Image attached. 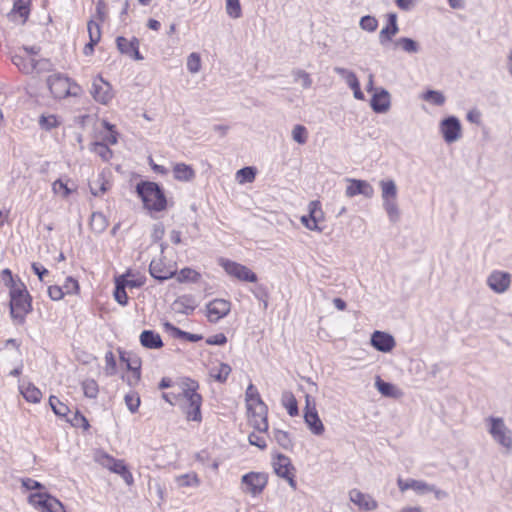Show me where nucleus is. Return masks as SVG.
Instances as JSON below:
<instances>
[{
    "label": "nucleus",
    "instance_id": "a211bd4d",
    "mask_svg": "<svg viewBox=\"0 0 512 512\" xmlns=\"http://www.w3.org/2000/svg\"><path fill=\"white\" fill-rule=\"evenodd\" d=\"M511 284V275L508 272L493 271L487 278V285L495 293H504Z\"/></svg>",
    "mask_w": 512,
    "mask_h": 512
},
{
    "label": "nucleus",
    "instance_id": "a878e982",
    "mask_svg": "<svg viewBox=\"0 0 512 512\" xmlns=\"http://www.w3.org/2000/svg\"><path fill=\"white\" fill-rule=\"evenodd\" d=\"M397 485L401 492H405L408 489H412L416 493L421 494V495L430 493V490H433L430 487V484H428L422 480H415V479L404 480L402 478H398Z\"/></svg>",
    "mask_w": 512,
    "mask_h": 512
},
{
    "label": "nucleus",
    "instance_id": "423d86ee",
    "mask_svg": "<svg viewBox=\"0 0 512 512\" xmlns=\"http://www.w3.org/2000/svg\"><path fill=\"white\" fill-rule=\"evenodd\" d=\"M381 188V197L383 208L386 211L389 220L396 223L400 218V211L397 204V186L394 180L386 179L379 182Z\"/></svg>",
    "mask_w": 512,
    "mask_h": 512
},
{
    "label": "nucleus",
    "instance_id": "680f3d73",
    "mask_svg": "<svg viewBox=\"0 0 512 512\" xmlns=\"http://www.w3.org/2000/svg\"><path fill=\"white\" fill-rule=\"evenodd\" d=\"M105 373L108 376L116 373V359L112 351H108L105 354Z\"/></svg>",
    "mask_w": 512,
    "mask_h": 512
},
{
    "label": "nucleus",
    "instance_id": "39448f33",
    "mask_svg": "<svg viewBox=\"0 0 512 512\" xmlns=\"http://www.w3.org/2000/svg\"><path fill=\"white\" fill-rule=\"evenodd\" d=\"M487 430L492 439L507 452L512 450V431L501 417L490 416L485 419Z\"/></svg>",
    "mask_w": 512,
    "mask_h": 512
},
{
    "label": "nucleus",
    "instance_id": "412c9836",
    "mask_svg": "<svg viewBox=\"0 0 512 512\" xmlns=\"http://www.w3.org/2000/svg\"><path fill=\"white\" fill-rule=\"evenodd\" d=\"M116 45L121 54L131 56L137 61L143 59L139 52V40L136 37L129 40L123 36H118L116 38Z\"/></svg>",
    "mask_w": 512,
    "mask_h": 512
},
{
    "label": "nucleus",
    "instance_id": "4be33fe9",
    "mask_svg": "<svg viewBox=\"0 0 512 512\" xmlns=\"http://www.w3.org/2000/svg\"><path fill=\"white\" fill-rule=\"evenodd\" d=\"M347 182L349 183L345 190L347 197H354L361 194L367 198H371L374 195L373 187L365 180L347 179Z\"/></svg>",
    "mask_w": 512,
    "mask_h": 512
},
{
    "label": "nucleus",
    "instance_id": "f8f14e48",
    "mask_svg": "<svg viewBox=\"0 0 512 512\" xmlns=\"http://www.w3.org/2000/svg\"><path fill=\"white\" fill-rule=\"evenodd\" d=\"M90 93L93 99L102 105H107L114 97L111 84L101 75H97L93 79Z\"/></svg>",
    "mask_w": 512,
    "mask_h": 512
},
{
    "label": "nucleus",
    "instance_id": "f03ea898",
    "mask_svg": "<svg viewBox=\"0 0 512 512\" xmlns=\"http://www.w3.org/2000/svg\"><path fill=\"white\" fill-rule=\"evenodd\" d=\"M30 310L31 302L25 285L21 282L13 285L10 289V313L14 321L22 324Z\"/></svg>",
    "mask_w": 512,
    "mask_h": 512
},
{
    "label": "nucleus",
    "instance_id": "e2e57ef3",
    "mask_svg": "<svg viewBox=\"0 0 512 512\" xmlns=\"http://www.w3.org/2000/svg\"><path fill=\"white\" fill-rule=\"evenodd\" d=\"M263 432H253L249 435L248 441L251 445L258 447L259 449H265L267 447L266 439L262 435Z\"/></svg>",
    "mask_w": 512,
    "mask_h": 512
},
{
    "label": "nucleus",
    "instance_id": "c9c22d12",
    "mask_svg": "<svg viewBox=\"0 0 512 512\" xmlns=\"http://www.w3.org/2000/svg\"><path fill=\"white\" fill-rule=\"evenodd\" d=\"M394 46L396 48H401L403 51L407 53H417L419 51V44L408 37H401L394 41Z\"/></svg>",
    "mask_w": 512,
    "mask_h": 512
},
{
    "label": "nucleus",
    "instance_id": "4c0bfd02",
    "mask_svg": "<svg viewBox=\"0 0 512 512\" xmlns=\"http://www.w3.org/2000/svg\"><path fill=\"white\" fill-rule=\"evenodd\" d=\"M93 459L99 465H101L102 467H104L108 470H110L111 466L115 462V458L102 449L95 450V452L93 454Z\"/></svg>",
    "mask_w": 512,
    "mask_h": 512
},
{
    "label": "nucleus",
    "instance_id": "a19ab883",
    "mask_svg": "<svg viewBox=\"0 0 512 512\" xmlns=\"http://www.w3.org/2000/svg\"><path fill=\"white\" fill-rule=\"evenodd\" d=\"M108 188L109 184L102 175L90 183V191L94 196H101Z\"/></svg>",
    "mask_w": 512,
    "mask_h": 512
},
{
    "label": "nucleus",
    "instance_id": "cd10ccee",
    "mask_svg": "<svg viewBox=\"0 0 512 512\" xmlns=\"http://www.w3.org/2000/svg\"><path fill=\"white\" fill-rule=\"evenodd\" d=\"M174 179L181 182H190L195 178V170L192 166L185 163H176L173 165Z\"/></svg>",
    "mask_w": 512,
    "mask_h": 512
},
{
    "label": "nucleus",
    "instance_id": "dca6fc26",
    "mask_svg": "<svg viewBox=\"0 0 512 512\" xmlns=\"http://www.w3.org/2000/svg\"><path fill=\"white\" fill-rule=\"evenodd\" d=\"M349 500L363 511H374L378 508L377 501L367 493H363L358 489L349 491Z\"/></svg>",
    "mask_w": 512,
    "mask_h": 512
},
{
    "label": "nucleus",
    "instance_id": "09e8293b",
    "mask_svg": "<svg viewBox=\"0 0 512 512\" xmlns=\"http://www.w3.org/2000/svg\"><path fill=\"white\" fill-rule=\"evenodd\" d=\"M84 395L88 398H96L99 392L98 384L94 379H86L82 382Z\"/></svg>",
    "mask_w": 512,
    "mask_h": 512
},
{
    "label": "nucleus",
    "instance_id": "13d9d810",
    "mask_svg": "<svg viewBox=\"0 0 512 512\" xmlns=\"http://www.w3.org/2000/svg\"><path fill=\"white\" fill-rule=\"evenodd\" d=\"M103 126L106 128L107 130V133L105 135H103L102 139L107 143V144H110V145H115L117 144V141H118V134L117 132L114 130V125L110 124L109 122L107 121H103L102 122Z\"/></svg>",
    "mask_w": 512,
    "mask_h": 512
},
{
    "label": "nucleus",
    "instance_id": "4d7b16f0",
    "mask_svg": "<svg viewBox=\"0 0 512 512\" xmlns=\"http://www.w3.org/2000/svg\"><path fill=\"white\" fill-rule=\"evenodd\" d=\"M87 29H88V34H89V41L98 43L101 39L100 24L96 23L93 20H90L87 23Z\"/></svg>",
    "mask_w": 512,
    "mask_h": 512
},
{
    "label": "nucleus",
    "instance_id": "c03bdc74",
    "mask_svg": "<svg viewBox=\"0 0 512 512\" xmlns=\"http://www.w3.org/2000/svg\"><path fill=\"white\" fill-rule=\"evenodd\" d=\"M399 32V27H392L387 25L379 32V42L382 46H386L392 41V38Z\"/></svg>",
    "mask_w": 512,
    "mask_h": 512
},
{
    "label": "nucleus",
    "instance_id": "6e6d98bb",
    "mask_svg": "<svg viewBox=\"0 0 512 512\" xmlns=\"http://www.w3.org/2000/svg\"><path fill=\"white\" fill-rule=\"evenodd\" d=\"M293 76L296 82H299L304 89H308L312 85V79L304 70L298 69L293 72Z\"/></svg>",
    "mask_w": 512,
    "mask_h": 512
},
{
    "label": "nucleus",
    "instance_id": "5701e85b",
    "mask_svg": "<svg viewBox=\"0 0 512 512\" xmlns=\"http://www.w3.org/2000/svg\"><path fill=\"white\" fill-rule=\"evenodd\" d=\"M151 276L158 280H167L176 273L172 265H167L162 259H153L149 266Z\"/></svg>",
    "mask_w": 512,
    "mask_h": 512
},
{
    "label": "nucleus",
    "instance_id": "f257e3e1",
    "mask_svg": "<svg viewBox=\"0 0 512 512\" xmlns=\"http://www.w3.org/2000/svg\"><path fill=\"white\" fill-rule=\"evenodd\" d=\"M245 402L249 424L259 432H266L268 408L253 384H249L246 389Z\"/></svg>",
    "mask_w": 512,
    "mask_h": 512
},
{
    "label": "nucleus",
    "instance_id": "864d4df0",
    "mask_svg": "<svg viewBox=\"0 0 512 512\" xmlns=\"http://www.w3.org/2000/svg\"><path fill=\"white\" fill-rule=\"evenodd\" d=\"M49 403L54 411V413L58 416H66L69 412V408L66 404L62 403L57 397L51 396L49 398Z\"/></svg>",
    "mask_w": 512,
    "mask_h": 512
},
{
    "label": "nucleus",
    "instance_id": "e433bc0d",
    "mask_svg": "<svg viewBox=\"0 0 512 512\" xmlns=\"http://www.w3.org/2000/svg\"><path fill=\"white\" fill-rule=\"evenodd\" d=\"M282 404L287 409L290 416H296L298 414L297 400L292 392L285 391L282 394Z\"/></svg>",
    "mask_w": 512,
    "mask_h": 512
},
{
    "label": "nucleus",
    "instance_id": "ea45409f",
    "mask_svg": "<svg viewBox=\"0 0 512 512\" xmlns=\"http://www.w3.org/2000/svg\"><path fill=\"white\" fill-rule=\"evenodd\" d=\"M256 177L254 167H244L236 172V180L239 184L252 183Z\"/></svg>",
    "mask_w": 512,
    "mask_h": 512
},
{
    "label": "nucleus",
    "instance_id": "f3484780",
    "mask_svg": "<svg viewBox=\"0 0 512 512\" xmlns=\"http://www.w3.org/2000/svg\"><path fill=\"white\" fill-rule=\"evenodd\" d=\"M371 345L380 352L390 353L396 346L394 337L383 331H374L370 339Z\"/></svg>",
    "mask_w": 512,
    "mask_h": 512
},
{
    "label": "nucleus",
    "instance_id": "ddd939ff",
    "mask_svg": "<svg viewBox=\"0 0 512 512\" xmlns=\"http://www.w3.org/2000/svg\"><path fill=\"white\" fill-rule=\"evenodd\" d=\"M306 406L304 420L312 434L320 436L324 433V425L318 415L315 403L309 395L305 396Z\"/></svg>",
    "mask_w": 512,
    "mask_h": 512
},
{
    "label": "nucleus",
    "instance_id": "3c124183",
    "mask_svg": "<svg viewBox=\"0 0 512 512\" xmlns=\"http://www.w3.org/2000/svg\"><path fill=\"white\" fill-rule=\"evenodd\" d=\"M292 139L300 144L303 145L308 140V131L305 126L303 125H295L292 129Z\"/></svg>",
    "mask_w": 512,
    "mask_h": 512
},
{
    "label": "nucleus",
    "instance_id": "4468645a",
    "mask_svg": "<svg viewBox=\"0 0 512 512\" xmlns=\"http://www.w3.org/2000/svg\"><path fill=\"white\" fill-rule=\"evenodd\" d=\"M439 128L446 143H454L462 136L460 121L454 116L442 120Z\"/></svg>",
    "mask_w": 512,
    "mask_h": 512
},
{
    "label": "nucleus",
    "instance_id": "20e7f679",
    "mask_svg": "<svg viewBox=\"0 0 512 512\" xmlns=\"http://www.w3.org/2000/svg\"><path fill=\"white\" fill-rule=\"evenodd\" d=\"M137 193L144 206L152 211H162L166 208V198L160 187L154 182H142L137 185Z\"/></svg>",
    "mask_w": 512,
    "mask_h": 512
},
{
    "label": "nucleus",
    "instance_id": "49530a36",
    "mask_svg": "<svg viewBox=\"0 0 512 512\" xmlns=\"http://www.w3.org/2000/svg\"><path fill=\"white\" fill-rule=\"evenodd\" d=\"M231 373V367L226 363H221L217 369H212L211 377L219 382H225Z\"/></svg>",
    "mask_w": 512,
    "mask_h": 512
},
{
    "label": "nucleus",
    "instance_id": "603ef678",
    "mask_svg": "<svg viewBox=\"0 0 512 512\" xmlns=\"http://www.w3.org/2000/svg\"><path fill=\"white\" fill-rule=\"evenodd\" d=\"M359 26L362 30L372 33L378 27V21L374 16L366 15L360 19Z\"/></svg>",
    "mask_w": 512,
    "mask_h": 512
},
{
    "label": "nucleus",
    "instance_id": "7ed1b4c3",
    "mask_svg": "<svg viewBox=\"0 0 512 512\" xmlns=\"http://www.w3.org/2000/svg\"><path fill=\"white\" fill-rule=\"evenodd\" d=\"M197 388L198 385L195 382H190L182 393L181 408L188 421L200 422L202 419V397L197 393Z\"/></svg>",
    "mask_w": 512,
    "mask_h": 512
},
{
    "label": "nucleus",
    "instance_id": "c756f323",
    "mask_svg": "<svg viewBox=\"0 0 512 512\" xmlns=\"http://www.w3.org/2000/svg\"><path fill=\"white\" fill-rule=\"evenodd\" d=\"M140 342L148 349H158L163 346L160 335L152 330H144L140 335Z\"/></svg>",
    "mask_w": 512,
    "mask_h": 512
},
{
    "label": "nucleus",
    "instance_id": "9b49d317",
    "mask_svg": "<svg viewBox=\"0 0 512 512\" xmlns=\"http://www.w3.org/2000/svg\"><path fill=\"white\" fill-rule=\"evenodd\" d=\"M272 466L277 476L287 480L290 487L294 490L297 488V483L295 481V469L289 457L283 454H278L274 457Z\"/></svg>",
    "mask_w": 512,
    "mask_h": 512
},
{
    "label": "nucleus",
    "instance_id": "393cba45",
    "mask_svg": "<svg viewBox=\"0 0 512 512\" xmlns=\"http://www.w3.org/2000/svg\"><path fill=\"white\" fill-rule=\"evenodd\" d=\"M12 62L19 68V70L26 74L33 73L35 70H38V65L41 64V61H37L35 58L30 57L27 49H25V54H15L12 57Z\"/></svg>",
    "mask_w": 512,
    "mask_h": 512
},
{
    "label": "nucleus",
    "instance_id": "6ab92c4d",
    "mask_svg": "<svg viewBox=\"0 0 512 512\" xmlns=\"http://www.w3.org/2000/svg\"><path fill=\"white\" fill-rule=\"evenodd\" d=\"M370 106L376 113H386L391 107V96L389 92L382 87L375 89V92L372 93Z\"/></svg>",
    "mask_w": 512,
    "mask_h": 512
},
{
    "label": "nucleus",
    "instance_id": "473e14b6",
    "mask_svg": "<svg viewBox=\"0 0 512 512\" xmlns=\"http://www.w3.org/2000/svg\"><path fill=\"white\" fill-rule=\"evenodd\" d=\"M308 212L311 216L312 222L317 226H320V224L325 221V214L322 210L320 201H310L308 204Z\"/></svg>",
    "mask_w": 512,
    "mask_h": 512
},
{
    "label": "nucleus",
    "instance_id": "bb28decb",
    "mask_svg": "<svg viewBox=\"0 0 512 512\" xmlns=\"http://www.w3.org/2000/svg\"><path fill=\"white\" fill-rule=\"evenodd\" d=\"M197 306L195 298L191 295H182L178 297L172 304L175 312L181 314H191Z\"/></svg>",
    "mask_w": 512,
    "mask_h": 512
},
{
    "label": "nucleus",
    "instance_id": "2f4dec72",
    "mask_svg": "<svg viewBox=\"0 0 512 512\" xmlns=\"http://www.w3.org/2000/svg\"><path fill=\"white\" fill-rule=\"evenodd\" d=\"M108 227V220L101 212H93L90 218V228L93 232L100 234Z\"/></svg>",
    "mask_w": 512,
    "mask_h": 512
},
{
    "label": "nucleus",
    "instance_id": "de8ad7c7",
    "mask_svg": "<svg viewBox=\"0 0 512 512\" xmlns=\"http://www.w3.org/2000/svg\"><path fill=\"white\" fill-rule=\"evenodd\" d=\"M187 70L191 74H196L201 70V57L199 53L192 52L187 57Z\"/></svg>",
    "mask_w": 512,
    "mask_h": 512
},
{
    "label": "nucleus",
    "instance_id": "c85d7f7f",
    "mask_svg": "<svg viewBox=\"0 0 512 512\" xmlns=\"http://www.w3.org/2000/svg\"><path fill=\"white\" fill-rule=\"evenodd\" d=\"M375 386L377 390L385 397L400 398L403 395L401 389L392 383L383 381L379 376L376 377Z\"/></svg>",
    "mask_w": 512,
    "mask_h": 512
},
{
    "label": "nucleus",
    "instance_id": "2eb2a0df",
    "mask_svg": "<svg viewBox=\"0 0 512 512\" xmlns=\"http://www.w3.org/2000/svg\"><path fill=\"white\" fill-rule=\"evenodd\" d=\"M231 310V303L225 299H214L206 305V316L212 323L224 318Z\"/></svg>",
    "mask_w": 512,
    "mask_h": 512
},
{
    "label": "nucleus",
    "instance_id": "052dcab7",
    "mask_svg": "<svg viewBox=\"0 0 512 512\" xmlns=\"http://www.w3.org/2000/svg\"><path fill=\"white\" fill-rule=\"evenodd\" d=\"M125 403L131 413H135L140 406V397L137 393L131 392L125 395Z\"/></svg>",
    "mask_w": 512,
    "mask_h": 512
},
{
    "label": "nucleus",
    "instance_id": "338daca9",
    "mask_svg": "<svg viewBox=\"0 0 512 512\" xmlns=\"http://www.w3.org/2000/svg\"><path fill=\"white\" fill-rule=\"evenodd\" d=\"M300 221L304 225V227L310 231H315L319 233L323 231V228L321 226H317L312 222L310 214L301 216Z\"/></svg>",
    "mask_w": 512,
    "mask_h": 512
},
{
    "label": "nucleus",
    "instance_id": "9d476101",
    "mask_svg": "<svg viewBox=\"0 0 512 512\" xmlns=\"http://www.w3.org/2000/svg\"><path fill=\"white\" fill-rule=\"evenodd\" d=\"M29 503L42 512H65L63 504L47 493H33L29 496Z\"/></svg>",
    "mask_w": 512,
    "mask_h": 512
},
{
    "label": "nucleus",
    "instance_id": "5fc2aeb1",
    "mask_svg": "<svg viewBox=\"0 0 512 512\" xmlns=\"http://www.w3.org/2000/svg\"><path fill=\"white\" fill-rule=\"evenodd\" d=\"M114 297H115V300L120 305H126L127 304L128 296H127V293L125 291V284H123V282L120 279L116 280V288H115V291H114Z\"/></svg>",
    "mask_w": 512,
    "mask_h": 512
},
{
    "label": "nucleus",
    "instance_id": "72a5a7b5",
    "mask_svg": "<svg viewBox=\"0 0 512 512\" xmlns=\"http://www.w3.org/2000/svg\"><path fill=\"white\" fill-rule=\"evenodd\" d=\"M164 328L167 332H170L172 334V336L178 337V338H184L190 342H198L202 339L201 335L191 334L189 332L182 331L169 322H166L164 324Z\"/></svg>",
    "mask_w": 512,
    "mask_h": 512
},
{
    "label": "nucleus",
    "instance_id": "8fccbe9b",
    "mask_svg": "<svg viewBox=\"0 0 512 512\" xmlns=\"http://www.w3.org/2000/svg\"><path fill=\"white\" fill-rule=\"evenodd\" d=\"M226 13L233 19H238L242 16V8L239 0H226Z\"/></svg>",
    "mask_w": 512,
    "mask_h": 512
},
{
    "label": "nucleus",
    "instance_id": "79ce46f5",
    "mask_svg": "<svg viewBox=\"0 0 512 512\" xmlns=\"http://www.w3.org/2000/svg\"><path fill=\"white\" fill-rule=\"evenodd\" d=\"M421 98L434 105L441 106L445 103V96L442 92L436 90H428L421 95Z\"/></svg>",
    "mask_w": 512,
    "mask_h": 512
},
{
    "label": "nucleus",
    "instance_id": "774afa93",
    "mask_svg": "<svg viewBox=\"0 0 512 512\" xmlns=\"http://www.w3.org/2000/svg\"><path fill=\"white\" fill-rule=\"evenodd\" d=\"M48 294H49V297L52 300L58 301V300H61L64 297L65 292L62 289V287L54 285V286H50L48 288Z\"/></svg>",
    "mask_w": 512,
    "mask_h": 512
},
{
    "label": "nucleus",
    "instance_id": "69168bd1",
    "mask_svg": "<svg viewBox=\"0 0 512 512\" xmlns=\"http://www.w3.org/2000/svg\"><path fill=\"white\" fill-rule=\"evenodd\" d=\"M65 294H76L79 291V284L73 277H67L62 287Z\"/></svg>",
    "mask_w": 512,
    "mask_h": 512
},
{
    "label": "nucleus",
    "instance_id": "6e6552de",
    "mask_svg": "<svg viewBox=\"0 0 512 512\" xmlns=\"http://www.w3.org/2000/svg\"><path fill=\"white\" fill-rule=\"evenodd\" d=\"M218 263L231 277L243 282L255 283L257 281V275L245 265L226 258H219Z\"/></svg>",
    "mask_w": 512,
    "mask_h": 512
},
{
    "label": "nucleus",
    "instance_id": "1a4fd4ad",
    "mask_svg": "<svg viewBox=\"0 0 512 512\" xmlns=\"http://www.w3.org/2000/svg\"><path fill=\"white\" fill-rule=\"evenodd\" d=\"M268 477L262 472H249L242 476L241 489L244 493L252 496L260 495L265 489Z\"/></svg>",
    "mask_w": 512,
    "mask_h": 512
},
{
    "label": "nucleus",
    "instance_id": "0e129e2a",
    "mask_svg": "<svg viewBox=\"0 0 512 512\" xmlns=\"http://www.w3.org/2000/svg\"><path fill=\"white\" fill-rule=\"evenodd\" d=\"M274 438L277 441V443L285 449H288L289 447L292 446V441L289 437V434L285 431L276 430L274 432Z\"/></svg>",
    "mask_w": 512,
    "mask_h": 512
},
{
    "label": "nucleus",
    "instance_id": "aec40b11",
    "mask_svg": "<svg viewBox=\"0 0 512 512\" xmlns=\"http://www.w3.org/2000/svg\"><path fill=\"white\" fill-rule=\"evenodd\" d=\"M333 70L337 75H339L341 78L345 80L346 84L353 91V96L357 100L365 99L364 94L360 88L359 80L353 71L339 66L334 67Z\"/></svg>",
    "mask_w": 512,
    "mask_h": 512
},
{
    "label": "nucleus",
    "instance_id": "37998d69",
    "mask_svg": "<svg viewBox=\"0 0 512 512\" xmlns=\"http://www.w3.org/2000/svg\"><path fill=\"white\" fill-rule=\"evenodd\" d=\"M21 393H22L23 397L31 403L39 402L42 397L41 391L37 387H35L31 384L24 387L21 390Z\"/></svg>",
    "mask_w": 512,
    "mask_h": 512
},
{
    "label": "nucleus",
    "instance_id": "bf43d9fd",
    "mask_svg": "<svg viewBox=\"0 0 512 512\" xmlns=\"http://www.w3.org/2000/svg\"><path fill=\"white\" fill-rule=\"evenodd\" d=\"M52 190L54 194L62 198H67L71 194V189L68 187L67 183L63 182L61 179H57L53 182Z\"/></svg>",
    "mask_w": 512,
    "mask_h": 512
},
{
    "label": "nucleus",
    "instance_id": "a18cd8bd",
    "mask_svg": "<svg viewBox=\"0 0 512 512\" xmlns=\"http://www.w3.org/2000/svg\"><path fill=\"white\" fill-rule=\"evenodd\" d=\"M91 150L95 152L104 161H109L112 158L113 152L107 144L95 142L92 144Z\"/></svg>",
    "mask_w": 512,
    "mask_h": 512
},
{
    "label": "nucleus",
    "instance_id": "7c9ffc66",
    "mask_svg": "<svg viewBox=\"0 0 512 512\" xmlns=\"http://www.w3.org/2000/svg\"><path fill=\"white\" fill-rule=\"evenodd\" d=\"M63 120L56 114L52 113H43L39 116L38 124L41 129L45 131H50L59 127L62 124Z\"/></svg>",
    "mask_w": 512,
    "mask_h": 512
},
{
    "label": "nucleus",
    "instance_id": "0eeeda50",
    "mask_svg": "<svg viewBox=\"0 0 512 512\" xmlns=\"http://www.w3.org/2000/svg\"><path fill=\"white\" fill-rule=\"evenodd\" d=\"M47 85L54 98L63 99L67 96H78L81 88L70 78L60 74H53L48 77Z\"/></svg>",
    "mask_w": 512,
    "mask_h": 512
},
{
    "label": "nucleus",
    "instance_id": "b1692460",
    "mask_svg": "<svg viewBox=\"0 0 512 512\" xmlns=\"http://www.w3.org/2000/svg\"><path fill=\"white\" fill-rule=\"evenodd\" d=\"M31 0H14L8 17L17 24H24L30 14Z\"/></svg>",
    "mask_w": 512,
    "mask_h": 512
},
{
    "label": "nucleus",
    "instance_id": "58836bf2",
    "mask_svg": "<svg viewBox=\"0 0 512 512\" xmlns=\"http://www.w3.org/2000/svg\"><path fill=\"white\" fill-rule=\"evenodd\" d=\"M201 274L192 268H183L177 274V281L180 283L192 282L196 283L200 280Z\"/></svg>",
    "mask_w": 512,
    "mask_h": 512
},
{
    "label": "nucleus",
    "instance_id": "f704fd0d",
    "mask_svg": "<svg viewBox=\"0 0 512 512\" xmlns=\"http://www.w3.org/2000/svg\"><path fill=\"white\" fill-rule=\"evenodd\" d=\"M175 482L178 487H198L201 483L198 475L195 472L182 474L175 477Z\"/></svg>",
    "mask_w": 512,
    "mask_h": 512
}]
</instances>
